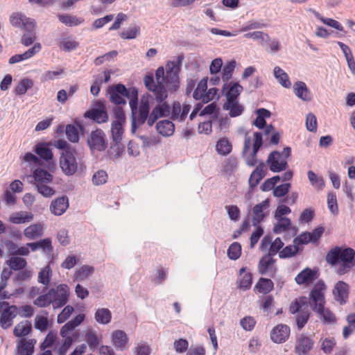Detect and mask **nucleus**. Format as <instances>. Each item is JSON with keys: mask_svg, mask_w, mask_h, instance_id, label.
<instances>
[{"mask_svg": "<svg viewBox=\"0 0 355 355\" xmlns=\"http://www.w3.org/2000/svg\"><path fill=\"white\" fill-rule=\"evenodd\" d=\"M325 259L332 266L339 264L336 272L338 275H343L355 266V250L349 247L343 248L335 246L327 253Z\"/></svg>", "mask_w": 355, "mask_h": 355, "instance_id": "nucleus-1", "label": "nucleus"}, {"mask_svg": "<svg viewBox=\"0 0 355 355\" xmlns=\"http://www.w3.org/2000/svg\"><path fill=\"white\" fill-rule=\"evenodd\" d=\"M325 289V284L322 281H319L310 292V306L312 310L316 312L320 318L324 322L331 324L336 322L334 315L327 309L324 308V295L323 291Z\"/></svg>", "mask_w": 355, "mask_h": 355, "instance_id": "nucleus-2", "label": "nucleus"}, {"mask_svg": "<svg viewBox=\"0 0 355 355\" xmlns=\"http://www.w3.org/2000/svg\"><path fill=\"white\" fill-rule=\"evenodd\" d=\"M183 55H179L177 61H168L166 64V75L164 85L166 90L174 92L180 87L179 73L181 69Z\"/></svg>", "mask_w": 355, "mask_h": 355, "instance_id": "nucleus-3", "label": "nucleus"}, {"mask_svg": "<svg viewBox=\"0 0 355 355\" xmlns=\"http://www.w3.org/2000/svg\"><path fill=\"white\" fill-rule=\"evenodd\" d=\"M291 148L285 147L282 153L275 150L271 152L268 157L267 163L270 170L273 173H279L288 168L287 158L291 156Z\"/></svg>", "mask_w": 355, "mask_h": 355, "instance_id": "nucleus-4", "label": "nucleus"}, {"mask_svg": "<svg viewBox=\"0 0 355 355\" xmlns=\"http://www.w3.org/2000/svg\"><path fill=\"white\" fill-rule=\"evenodd\" d=\"M87 144L92 152L104 151L107 148L105 133L100 128L92 130L87 137Z\"/></svg>", "mask_w": 355, "mask_h": 355, "instance_id": "nucleus-5", "label": "nucleus"}, {"mask_svg": "<svg viewBox=\"0 0 355 355\" xmlns=\"http://www.w3.org/2000/svg\"><path fill=\"white\" fill-rule=\"evenodd\" d=\"M76 150L62 152L60 159V166L63 173L68 176L73 175L78 169V163L76 159Z\"/></svg>", "mask_w": 355, "mask_h": 355, "instance_id": "nucleus-6", "label": "nucleus"}, {"mask_svg": "<svg viewBox=\"0 0 355 355\" xmlns=\"http://www.w3.org/2000/svg\"><path fill=\"white\" fill-rule=\"evenodd\" d=\"M138 112L137 116L133 114L131 116V132L133 134L139 125L144 124L150 114V105L148 100L144 101L141 99Z\"/></svg>", "mask_w": 355, "mask_h": 355, "instance_id": "nucleus-7", "label": "nucleus"}, {"mask_svg": "<svg viewBox=\"0 0 355 355\" xmlns=\"http://www.w3.org/2000/svg\"><path fill=\"white\" fill-rule=\"evenodd\" d=\"M146 87L153 92L156 101H163L168 97V92L165 85L162 83H155L152 75H146L144 78Z\"/></svg>", "mask_w": 355, "mask_h": 355, "instance_id": "nucleus-8", "label": "nucleus"}, {"mask_svg": "<svg viewBox=\"0 0 355 355\" xmlns=\"http://www.w3.org/2000/svg\"><path fill=\"white\" fill-rule=\"evenodd\" d=\"M54 293L51 295L53 302V308L59 309L64 306L69 300V288L66 284H60L56 288H52Z\"/></svg>", "mask_w": 355, "mask_h": 355, "instance_id": "nucleus-9", "label": "nucleus"}, {"mask_svg": "<svg viewBox=\"0 0 355 355\" xmlns=\"http://www.w3.org/2000/svg\"><path fill=\"white\" fill-rule=\"evenodd\" d=\"M84 116L92 119L97 123H105L108 121V114L105 107L100 101L96 102V107L85 112Z\"/></svg>", "mask_w": 355, "mask_h": 355, "instance_id": "nucleus-10", "label": "nucleus"}, {"mask_svg": "<svg viewBox=\"0 0 355 355\" xmlns=\"http://www.w3.org/2000/svg\"><path fill=\"white\" fill-rule=\"evenodd\" d=\"M276 260L270 254H266L261 257L258 263V271L262 275H268L273 278L277 272V268L274 266Z\"/></svg>", "mask_w": 355, "mask_h": 355, "instance_id": "nucleus-11", "label": "nucleus"}, {"mask_svg": "<svg viewBox=\"0 0 355 355\" xmlns=\"http://www.w3.org/2000/svg\"><path fill=\"white\" fill-rule=\"evenodd\" d=\"M313 341L310 337L306 336L304 334H300L297 338L295 351L298 355H309V353L313 348Z\"/></svg>", "mask_w": 355, "mask_h": 355, "instance_id": "nucleus-12", "label": "nucleus"}, {"mask_svg": "<svg viewBox=\"0 0 355 355\" xmlns=\"http://www.w3.org/2000/svg\"><path fill=\"white\" fill-rule=\"evenodd\" d=\"M289 335L290 327L286 324H280L272 329L270 338L275 343H283L288 340Z\"/></svg>", "mask_w": 355, "mask_h": 355, "instance_id": "nucleus-13", "label": "nucleus"}, {"mask_svg": "<svg viewBox=\"0 0 355 355\" xmlns=\"http://www.w3.org/2000/svg\"><path fill=\"white\" fill-rule=\"evenodd\" d=\"M243 89V87L239 83L230 82L229 84L225 83L223 87V92L226 91L225 94L227 99L226 102L238 101L237 98Z\"/></svg>", "mask_w": 355, "mask_h": 355, "instance_id": "nucleus-14", "label": "nucleus"}, {"mask_svg": "<svg viewBox=\"0 0 355 355\" xmlns=\"http://www.w3.org/2000/svg\"><path fill=\"white\" fill-rule=\"evenodd\" d=\"M263 145V136L261 132H256L254 133V144L252 152L246 158V164L250 166H254L257 162V154Z\"/></svg>", "mask_w": 355, "mask_h": 355, "instance_id": "nucleus-15", "label": "nucleus"}, {"mask_svg": "<svg viewBox=\"0 0 355 355\" xmlns=\"http://www.w3.org/2000/svg\"><path fill=\"white\" fill-rule=\"evenodd\" d=\"M35 21L33 19L26 17L24 14L16 12L10 16V23L15 28L24 30L29 24Z\"/></svg>", "mask_w": 355, "mask_h": 355, "instance_id": "nucleus-16", "label": "nucleus"}, {"mask_svg": "<svg viewBox=\"0 0 355 355\" xmlns=\"http://www.w3.org/2000/svg\"><path fill=\"white\" fill-rule=\"evenodd\" d=\"M42 46L39 42L35 43L34 45L28 49L26 51H25L22 54H16L12 55L9 59V64H13L17 62H19L23 60H28L32 57H33L36 53H39L41 51Z\"/></svg>", "mask_w": 355, "mask_h": 355, "instance_id": "nucleus-17", "label": "nucleus"}, {"mask_svg": "<svg viewBox=\"0 0 355 355\" xmlns=\"http://www.w3.org/2000/svg\"><path fill=\"white\" fill-rule=\"evenodd\" d=\"M17 314V306L15 305H11L10 307L4 310V311L1 313L0 317L1 327L4 329L11 327L12 324V320L16 317Z\"/></svg>", "mask_w": 355, "mask_h": 355, "instance_id": "nucleus-18", "label": "nucleus"}, {"mask_svg": "<svg viewBox=\"0 0 355 355\" xmlns=\"http://www.w3.org/2000/svg\"><path fill=\"white\" fill-rule=\"evenodd\" d=\"M36 22L35 21L29 24L23 31L24 34L21 36V44L25 46H29L36 40Z\"/></svg>", "mask_w": 355, "mask_h": 355, "instance_id": "nucleus-19", "label": "nucleus"}, {"mask_svg": "<svg viewBox=\"0 0 355 355\" xmlns=\"http://www.w3.org/2000/svg\"><path fill=\"white\" fill-rule=\"evenodd\" d=\"M69 207V199L67 196H62L53 200L50 206L51 211L55 216H61Z\"/></svg>", "mask_w": 355, "mask_h": 355, "instance_id": "nucleus-20", "label": "nucleus"}, {"mask_svg": "<svg viewBox=\"0 0 355 355\" xmlns=\"http://www.w3.org/2000/svg\"><path fill=\"white\" fill-rule=\"evenodd\" d=\"M316 278V272L309 268H306L295 277V280L298 285H302L309 284Z\"/></svg>", "mask_w": 355, "mask_h": 355, "instance_id": "nucleus-21", "label": "nucleus"}, {"mask_svg": "<svg viewBox=\"0 0 355 355\" xmlns=\"http://www.w3.org/2000/svg\"><path fill=\"white\" fill-rule=\"evenodd\" d=\"M128 340L127 334L122 330H116L112 334V344L117 350L125 349Z\"/></svg>", "mask_w": 355, "mask_h": 355, "instance_id": "nucleus-22", "label": "nucleus"}, {"mask_svg": "<svg viewBox=\"0 0 355 355\" xmlns=\"http://www.w3.org/2000/svg\"><path fill=\"white\" fill-rule=\"evenodd\" d=\"M348 285L343 281H339L336 283L334 294L336 301L339 302L340 304L346 302V299L348 297Z\"/></svg>", "mask_w": 355, "mask_h": 355, "instance_id": "nucleus-23", "label": "nucleus"}, {"mask_svg": "<svg viewBox=\"0 0 355 355\" xmlns=\"http://www.w3.org/2000/svg\"><path fill=\"white\" fill-rule=\"evenodd\" d=\"M36 340L35 339L21 338L17 345V354L19 355H33L34 352V345Z\"/></svg>", "mask_w": 355, "mask_h": 355, "instance_id": "nucleus-24", "label": "nucleus"}, {"mask_svg": "<svg viewBox=\"0 0 355 355\" xmlns=\"http://www.w3.org/2000/svg\"><path fill=\"white\" fill-rule=\"evenodd\" d=\"M293 92L297 98L304 101H309L311 100L310 91L305 83L302 81H297L294 83Z\"/></svg>", "mask_w": 355, "mask_h": 355, "instance_id": "nucleus-25", "label": "nucleus"}, {"mask_svg": "<svg viewBox=\"0 0 355 355\" xmlns=\"http://www.w3.org/2000/svg\"><path fill=\"white\" fill-rule=\"evenodd\" d=\"M263 163H261L251 173L248 180L249 187L250 189H253L264 178L265 172L263 171Z\"/></svg>", "mask_w": 355, "mask_h": 355, "instance_id": "nucleus-26", "label": "nucleus"}, {"mask_svg": "<svg viewBox=\"0 0 355 355\" xmlns=\"http://www.w3.org/2000/svg\"><path fill=\"white\" fill-rule=\"evenodd\" d=\"M33 177L37 184H49L53 180V175L46 170L41 168L34 170Z\"/></svg>", "mask_w": 355, "mask_h": 355, "instance_id": "nucleus-27", "label": "nucleus"}, {"mask_svg": "<svg viewBox=\"0 0 355 355\" xmlns=\"http://www.w3.org/2000/svg\"><path fill=\"white\" fill-rule=\"evenodd\" d=\"M268 206V200H266L262 203L256 205L253 207V217H252V225L257 226L264 218L265 214L263 212V209Z\"/></svg>", "mask_w": 355, "mask_h": 355, "instance_id": "nucleus-28", "label": "nucleus"}, {"mask_svg": "<svg viewBox=\"0 0 355 355\" xmlns=\"http://www.w3.org/2000/svg\"><path fill=\"white\" fill-rule=\"evenodd\" d=\"M156 129L162 136L169 137L174 133L175 125L169 120H163L156 124Z\"/></svg>", "mask_w": 355, "mask_h": 355, "instance_id": "nucleus-29", "label": "nucleus"}, {"mask_svg": "<svg viewBox=\"0 0 355 355\" xmlns=\"http://www.w3.org/2000/svg\"><path fill=\"white\" fill-rule=\"evenodd\" d=\"M223 109L229 110V115L232 118L241 115L244 111L243 105L239 104V101L225 102Z\"/></svg>", "mask_w": 355, "mask_h": 355, "instance_id": "nucleus-30", "label": "nucleus"}, {"mask_svg": "<svg viewBox=\"0 0 355 355\" xmlns=\"http://www.w3.org/2000/svg\"><path fill=\"white\" fill-rule=\"evenodd\" d=\"M26 245L29 247L32 251H36L39 249H42L46 252L53 251L51 240L49 238H46L34 243H28Z\"/></svg>", "mask_w": 355, "mask_h": 355, "instance_id": "nucleus-31", "label": "nucleus"}, {"mask_svg": "<svg viewBox=\"0 0 355 355\" xmlns=\"http://www.w3.org/2000/svg\"><path fill=\"white\" fill-rule=\"evenodd\" d=\"M85 339L91 351H95L101 343V338L97 332L93 329L86 332Z\"/></svg>", "mask_w": 355, "mask_h": 355, "instance_id": "nucleus-32", "label": "nucleus"}, {"mask_svg": "<svg viewBox=\"0 0 355 355\" xmlns=\"http://www.w3.org/2000/svg\"><path fill=\"white\" fill-rule=\"evenodd\" d=\"M24 234L28 239H35L42 236L43 227L40 223L31 225L24 230Z\"/></svg>", "mask_w": 355, "mask_h": 355, "instance_id": "nucleus-33", "label": "nucleus"}, {"mask_svg": "<svg viewBox=\"0 0 355 355\" xmlns=\"http://www.w3.org/2000/svg\"><path fill=\"white\" fill-rule=\"evenodd\" d=\"M275 78L278 83L285 88H290L291 83L289 80L288 75L281 67L277 66L273 69Z\"/></svg>", "mask_w": 355, "mask_h": 355, "instance_id": "nucleus-34", "label": "nucleus"}, {"mask_svg": "<svg viewBox=\"0 0 355 355\" xmlns=\"http://www.w3.org/2000/svg\"><path fill=\"white\" fill-rule=\"evenodd\" d=\"M83 126L78 123V126L73 124H68L65 128V133L67 139L73 143L78 142L79 141V129L83 130Z\"/></svg>", "mask_w": 355, "mask_h": 355, "instance_id": "nucleus-35", "label": "nucleus"}, {"mask_svg": "<svg viewBox=\"0 0 355 355\" xmlns=\"http://www.w3.org/2000/svg\"><path fill=\"white\" fill-rule=\"evenodd\" d=\"M232 145L227 138H221L216 142V150L218 155H227L232 152Z\"/></svg>", "mask_w": 355, "mask_h": 355, "instance_id": "nucleus-36", "label": "nucleus"}, {"mask_svg": "<svg viewBox=\"0 0 355 355\" xmlns=\"http://www.w3.org/2000/svg\"><path fill=\"white\" fill-rule=\"evenodd\" d=\"M274 284L270 279L260 277L254 286V289L260 293L267 294L272 291Z\"/></svg>", "mask_w": 355, "mask_h": 355, "instance_id": "nucleus-37", "label": "nucleus"}, {"mask_svg": "<svg viewBox=\"0 0 355 355\" xmlns=\"http://www.w3.org/2000/svg\"><path fill=\"white\" fill-rule=\"evenodd\" d=\"M35 153L40 156V157L45 161H49L52 159L53 155L51 150L49 148L48 145L45 143H40L35 146L34 149Z\"/></svg>", "mask_w": 355, "mask_h": 355, "instance_id": "nucleus-38", "label": "nucleus"}, {"mask_svg": "<svg viewBox=\"0 0 355 355\" xmlns=\"http://www.w3.org/2000/svg\"><path fill=\"white\" fill-rule=\"evenodd\" d=\"M6 263L12 270L18 271L24 269L27 266L26 260L20 257H10Z\"/></svg>", "mask_w": 355, "mask_h": 355, "instance_id": "nucleus-39", "label": "nucleus"}, {"mask_svg": "<svg viewBox=\"0 0 355 355\" xmlns=\"http://www.w3.org/2000/svg\"><path fill=\"white\" fill-rule=\"evenodd\" d=\"M54 293L53 289H49L48 292L45 294L41 295L37 297L34 301L33 304L41 308H44L49 306L50 304L53 305V300L51 295Z\"/></svg>", "mask_w": 355, "mask_h": 355, "instance_id": "nucleus-40", "label": "nucleus"}, {"mask_svg": "<svg viewBox=\"0 0 355 355\" xmlns=\"http://www.w3.org/2000/svg\"><path fill=\"white\" fill-rule=\"evenodd\" d=\"M96 321L101 324H107L112 319L111 311L108 309L101 308L96 310L94 315Z\"/></svg>", "mask_w": 355, "mask_h": 355, "instance_id": "nucleus-41", "label": "nucleus"}, {"mask_svg": "<svg viewBox=\"0 0 355 355\" xmlns=\"http://www.w3.org/2000/svg\"><path fill=\"white\" fill-rule=\"evenodd\" d=\"M32 329L31 323L28 320L21 321L17 324L13 330L16 337H22L28 335Z\"/></svg>", "mask_w": 355, "mask_h": 355, "instance_id": "nucleus-42", "label": "nucleus"}, {"mask_svg": "<svg viewBox=\"0 0 355 355\" xmlns=\"http://www.w3.org/2000/svg\"><path fill=\"white\" fill-rule=\"evenodd\" d=\"M157 105L151 111L155 114L159 118L168 116L170 114L171 107L169 105L164 101H157Z\"/></svg>", "mask_w": 355, "mask_h": 355, "instance_id": "nucleus-43", "label": "nucleus"}, {"mask_svg": "<svg viewBox=\"0 0 355 355\" xmlns=\"http://www.w3.org/2000/svg\"><path fill=\"white\" fill-rule=\"evenodd\" d=\"M33 218L31 213L19 211L10 217V221L14 224H21L30 222Z\"/></svg>", "mask_w": 355, "mask_h": 355, "instance_id": "nucleus-44", "label": "nucleus"}, {"mask_svg": "<svg viewBox=\"0 0 355 355\" xmlns=\"http://www.w3.org/2000/svg\"><path fill=\"white\" fill-rule=\"evenodd\" d=\"M94 268L89 265H83L75 272V278L78 281H83L94 273Z\"/></svg>", "mask_w": 355, "mask_h": 355, "instance_id": "nucleus-45", "label": "nucleus"}, {"mask_svg": "<svg viewBox=\"0 0 355 355\" xmlns=\"http://www.w3.org/2000/svg\"><path fill=\"white\" fill-rule=\"evenodd\" d=\"M277 223L273 227V232L279 234L288 230L291 225V221L288 218H276Z\"/></svg>", "mask_w": 355, "mask_h": 355, "instance_id": "nucleus-46", "label": "nucleus"}, {"mask_svg": "<svg viewBox=\"0 0 355 355\" xmlns=\"http://www.w3.org/2000/svg\"><path fill=\"white\" fill-rule=\"evenodd\" d=\"M33 86V81L29 78L22 79L15 88L14 92L16 95H24L27 90Z\"/></svg>", "mask_w": 355, "mask_h": 355, "instance_id": "nucleus-47", "label": "nucleus"}, {"mask_svg": "<svg viewBox=\"0 0 355 355\" xmlns=\"http://www.w3.org/2000/svg\"><path fill=\"white\" fill-rule=\"evenodd\" d=\"M124 151V146L121 144V141H113L111 143L110 149L109 150L110 155L117 159L121 156Z\"/></svg>", "mask_w": 355, "mask_h": 355, "instance_id": "nucleus-48", "label": "nucleus"}, {"mask_svg": "<svg viewBox=\"0 0 355 355\" xmlns=\"http://www.w3.org/2000/svg\"><path fill=\"white\" fill-rule=\"evenodd\" d=\"M123 123L112 122L111 125L112 138L113 141H121L123 137Z\"/></svg>", "mask_w": 355, "mask_h": 355, "instance_id": "nucleus-49", "label": "nucleus"}, {"mask_svg": "<svg viewBox=\"0 0 355 355\" xmlns=\"http://www.w3.org/2000/svg\"><path fill=\"white\" fill-rule=\"evenodd\" d=\"M299 250L300 248L296 244L289 245L279 252V257L280 259L290 258L296 255Z\"/></svg>", "mask_w": 355, "mask_h": 355, "instance_id": "nucleus-50", "label": "nucleus"}, {"mask_svg": "<svg viewBox=\"0 0 355 355\" xmlns=\"http://www.w3.org/2000/svg\"><path fill=\"white\" fill-rule=\"evenodd\" d=\"M308 179L311 184L318 189H322L324 187V182L322 177L318 176L313 171H309L307 173Z\"/></svg>", "mask_w": 355, "mask_h": 355, "instance_id": "nucleus-51", "label": "nucleus"}, {"mask_svg": "<svg viewBox=\"0 0 355 355\" xmlns=\"http://www.w3.org/2000/svg\"><path fill=\"white\" fill-rule=\"evenodd\" d=\"M115 89V85H111L108 89L111 102L116 105H125V99L122 98V96L120 94H118Z\"/></svg>", "mask_w": 355, "mask_h": 355, "instance_id": "nucleus-52", "label": "nucleus"}, {"mask_svg": "<svg viewBox=\"0 0 355 355\" xmlns=\"http://www.w3.org/2000/svg\"><path fill=\"white\" fill-rule=\"evenodd\" d=\"M241 254V245L238 242L232 243L227 250V256L232 260L238 259Z\"/></svg>", "mask_w": 355, "mask_h": 355, "instance_id": "nucleus-53", "label": "nucleus"}, {"mask_svg": "<svg viewBox=\"0 0 355 355\" xmlns=\"http://www.w3.org/2000/svg\"><path fill=\"white\" fill-rule=\"evenodd\" d=\"M58 19L62 24L67 26H78L81 24L82 20L76 16H70L69 15H58Z\"/></svg>", "mask_w": 355, "mask_h": 355, "instance_id": "nucleus-54", "label": "nucleus"}, {"mask_svg": "<svg viewBox=\"0 0 355 355\" xmlns=\"http://www.w3.org/2000/svg\"><path fill=\"white\" fill-rule=\"evenodd\" d=\"M52 271L49 266L42 268L38 274V282L43 285H48L50 282Z\"/></svg>", "mask_w": 355, "mask_h": 355, "instance_id": "nucleus-55", "label": "nucleus"}, {"mask_svg": "<svg viewBox=\"0 0 355 355\" xmlns=\"http://www.w3.org/2000/svg\"><path fill=\"white\" fill-rule=\"evenodd\" d=\"M115 91L120 94L122 96V98H127L129 100L132 98V94L133 91L138 92L135 87H131L130 89H127L123 84L119 83L115 85Z\"/></svg>", "mask_w": 355, "mask_h": 355, "instance_id": "nucleus-56", "label": "nucleus"}, {"mask_svg": "<svg viewBox=\"0 0 355 355\" xmlns=\"http://www.w3.org/2000/svg\"><path fill=\"white\" fill-rule=\"evenodd\" d=\"M140 33V28L138 26L129 27L128 29L122 31L120 34L121 37L125 40H132L137 37Z\"/></svg>", "mask_w": 355, "mask_h": 355, "instance_id": "nucleus-57", "label": "nucleus"}, {"mask_svg": "<svg viewBox=\"0 0 355 355\" xmlns=\"http://www.w3.org/2000/svg\"><path fill=\"white\" fill-rule=\"evenodd\" d=\"M207 89V81L206 78H203L198 83L197 87L194 90V92L193 94V98L197 101L200 100L202 97V96L203 94H205Z\"/></svg>", "mask_w": 355, "mask_h": 355, "instance_id": "nucleus-58", "label": "nucleus"}, {"mask_svg": "<svg viewBox=\"0 0 355 355\" xmlns=\"http://www.w3.org/2000/svg\"><path fill=\"white\" fill-rule=\"evenodd\" d=\"M236 67V62L234 60L229 62L223 69L222 79L223 81H228L232 76L233 71Z\"/></svg>", "mask_w": 355, "mask_h": 355, "instance_id": "nucleus-59", "label": "nucleus"}, {"mask_svg": "<svg viewBox=\"0 0 355 355\" xmlns=\"http://www.w3.org/2000/svg\"><path fill=\"white\" fill-rule=\"evenodd\" d=\"M327 205L331 213L334 215L338 214L336 196L334 193H329L327 196Z\"/></svg>", "mask_w": 355, "mask_h": 355, "instance_id": "nucleus-60", "label": "nucleus"}, {"mask_svg": "<svg viewBox=\"0 0 355 355\" xmlns=\"http://www.w3.org/2000/svg\"><path fill=\"white\" fill-rule=\"evenodd\" d=\"M309 316L307 311H302L300 313L296 315L295 321L299 330H301L305 326L309 319Z\"/></svg>", "mask_w": 355, "mask_h": 355, "instance_id": "nucleus-61", "label": "nucleus"}, {"mask_svg": "<svg viewBox=\"0 0 355 355\" xmlns=\"http://www.w3.org/2000/svg\"><path fill=\"white\" fill-rule=\"evenodd\" d=\"M291 187L290 183H284L275 187L272 192L273 196L277 198L285 196L288 193Z\"/></svg>", "mask_w": 355, "mask_h": 355, "instance_id": "nucleus-62", "label": "nucleus"}, {"mask_svg": "<svg viewBox=\"0 0 355 355\" xmlns=\"http://www.w3.org/2000/svg\"><path fill=\"white\" fill-rule=\"evenodd\" d=\"M306 129L312 132H315L317 130L318 123L315 114L309 113L306 118Z\"/></svg>", "mask_w": 355, "mask_h": 355, "instance_id": "nucleus-63", "label": "nucleus"}, {"mask_svg": "<svg viewBox=\"0 0 355 355\" xmlns=\"http://www.w3.org/2000/svg\"><path fill=\"white\" fill-rule=\"evenodd\" d=\"M107 174L105 171L99 170L92 177V182L95 185L103 184L107 182Z\"/></svg>", "mask_w": 355, "mask_h": 355, "instance_id": "nucleus-64", "label": "nucleus"}]
</instances>
